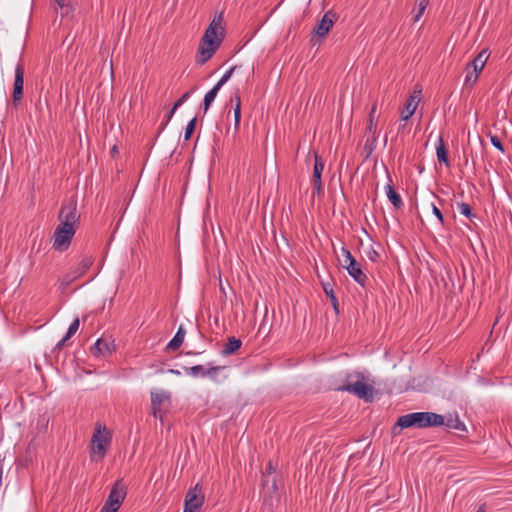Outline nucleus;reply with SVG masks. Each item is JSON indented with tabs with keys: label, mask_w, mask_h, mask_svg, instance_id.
Masks as SVG:
<instances>
[{
	"label": "nucleus",
	"mask_w": 512,
	"mask_h": 512,
	"mask_svg": "<svg viewBox=\"0 0 512 512\" xmlns=\"http://www.w3.org/2000/svg\"><path fill=\"white\" fill-rule=\"evenodd\" d=\"M222 21V14H219L212 19L206 29L198 47L199 56L197 62L199 64H205L219 48L224 37Z\"/></svg>",
	"instance_id": "obj_1"
},
{
	"label": "nucleus",
	"mask_w": 512,
	"mask_h": 512,
	"mask_svg": "<svg viewBox=\"0 0 512 512\" xmlns=\"http://www.w3.org/2000/svg\"><path fill=\"white\" fill-rule=\"evenodd\" d=\"M338 390L352 393L366 402H371L374 398V388L366 383L364 373L359 371L347 373L343 385Z\"/></svg>",
	"instance_id": "obj_2"
},
{
	"label": "nucleus",
	"mask_w": 512,
	"mask_h": 512,
	"mask_svg": "<svg viewBox=\"0 0 512 512\" xmlns=\"http://www.w3.org/2000/svg\"><path fill=\"white\" fill-rule=\"evenodd\" d=\"M443 415L434 412H414L400 416L396 422V427L401 429L409 427L426 428L442 426Z\"/></svg>",
	"instance_id": "obj_3"
},
{
	"label": "nucleus",
	"mask_w": 512,
	"mask_h": 512,
	"mask_svg": "<svg viewBox=\"0 0 512 512\" xmlns=\"http://www.w3.org/2000/svg\"><path fill=\"white\" fill-rule=\"evenodd\" d=\"M111 436L105 426L98 424L95 427L91 443H90V457L92 461H101L107 452Z\"/></svg>",
	"instance_id": "obj_4"
},
{
	"label": "nucleus",
	"mask_w": 512,
	"mask_h": 512,
	"mask_svg": "<svg viewBox=\"0 0 512 512\" xmlns=\"http://www.w3.org/2000/svg\"><path fill=\"white\" fill-rule=\"evenodd\" d=\"M58 220L59 224L57 226L77 230L80 225V213L77 210L76 201L69 200L62 204L58 213Z\"/></svg>",
	"instance_id": "obj_5"
},
{
	"label": "nucleus",
	"mask_w": 512,
	"mask_h": 512,
	"mask_svg": "<svg viewBox=\"0 0 512 512\" xmlns=\"http://www.w3.org/2000/svg\"><path fill=\"white\" fill-rule=\"evenodd\" d=\"M341 265L345 268L348 274L361 286L365 285L367 280L366 274L362 271L361 264L356 261L352 256L351 252L342 248V259L340 260Z\"/></svg>",
	"instance_id": "obj_6"
},
{
	"label": "nucleus",
	"mask_w": 512,
	"mask_h": 512,
	"mask_svg": "<svg viewBox=\"0 0 512 512\" xmlns=\"http://www.w3.org/2000/svg\"><path fill=\"white\" fill-rule=\"evenodd\" d=\"M93 261L94 260L92 256L83 255L79 263L62 277L60 281L61 287L66 288L75 280L84 275L86 271L92 266Z\"/></svg>",
	"instance_id": "obj_7"
},
{
	"label": "nucleus",
	"mask_w": 512,
	"mask_h": 512,
	"mask_svg": "<svg viewBox=\"0 0 512 512\" xmlns=\"http://www.w3.org/2000/svg\"><path fill=\"white\" fill-rule=\"evenodd\" d=\"M76 231L57 226L52 236V246L56 251H66L75 235Z\"/></svg>",
	"instance_id": "obj_8"
},
{
	"label": "nucleus",
	"mask_w": 512,
	"mask_h": 512,
	"mask_svg": "<svg viewBox=\"0 0 512 512\" xmlns=\"http://www.w3.org/2000/svg\"><path fill=\"white\" fill-rule=\"evenodd\" d=\"M204 503V494L199 484L190 488L186 494L183 512H199Z\"/></svg>",
	"instance_id": "obj_9"
},
{
	"label": "nucleus",
	"mask_w": 512,
	"mask_h": 512,
	"mask_svg": "<svg viewBox=\"0 0 512 512\" xmlns=\"http://www.w3.org/2000/svg\"><path fill=\"white\" fill-rule=\"evenodd\" d=\"M23 85H24V68L18 63L15 68V77L13 83L12 99L15 106L20 103L23 98Z\"/></svg>",
	"instance_id": "obj_10"
},
{
	"label": "nucleus",
	"mask_w": 512,
	"mask_h": 512,
	"mask_svg": "<svg viewBox=\"0 0 512 512\" xmlns=\"http://www.w3.org/2000/svg\"><path fill=\"white\" fill-rule=\"evenodd\" d=\"M170 395L168 392L163 390H152L151 391V405L154 417L162 419V405L169 401Z\"/></svg>",
	"instance_id": "obj_11"
},
{
	"label": "nucleus",
	"mask_w": 512,
	"mask_h": 512,
	"mask_svg": "<svg viewBox=\"0 0 512 512\" xmlns=\"http://www.w3.org/2000/svg\"><path fill=\"white\" fill-rule=\"evenodd\" d=\"M125 496H126V490H125L124 484L121 481H117L111 488L110 493H109L108 498L105 503L119 509L122 502L125 499Z\"/></svg>",
	"instance_id": "obj_12"
},
{
	"label": "nucleus",
	"mask_w": 512,
	"mask_h": 512,
	"mask_svg": "<svg viewBox=\"0 0 512 512\" xmlns=\"http://www.w3.org/2000/svg\"><path fill=\"white\" fill-rule=\"evenodd\" d=\"M337 20L336 13L332 11L326 12L322 19L318 22L316 27L314 28V32L317 36L323 38L325 37L330 29L333 27L334 23Z\"/></svg>",
	"instance_id": "obj_13"
},
{
	"label": "nucleus",
	"mask_w": 512,
	"mask_h": 512,
	"mask_svg": "<svg viewBox=\"0 0 512 512\" xmlns=\"http://www.w3.org/2000/svg\"><path fill=\"white\" fill-rule=\"evenodd\" d=\"M421 90H414L405 104V110L402 112V120L407 121L416 111L420 102Z\"/></svg>",
	"instance_id": "obj_14"
},
{
	"label": "nucleus",
	"mask_w": 512,
	"mask_h": 512,
	"mask_svg": "<svg viewBox=\"0 0 512 512\" xmlns=\"http://www.w3.org/2000/svg\"><path fill=\"white\" fill-rule=\"evenodd\" d=\"M489 58V54L487 53V50H482L471 63L467 65V70L470 69V67L473 68V72L476 74H480L485 66V63L487 62Z\"/></svg>",
	"instance_id": "obj_15"
},
{
	"label": "nucleus",
	"mask_w": 512,
	"mask_h": 512,
	"mask_svg": "<svg viewBox=\"0 0 512 512\" xmlns=\"http://www.w3.org/2000/svg\"><path fill=\"white\" fill-rule=\"evenodd\" d=\"M185 334H186L185 329L181 325L178 328V330H177L176 334L174 335V337L167 344L166 350L174 351V350L178 349L182 345V343L184 341Z\"/></svg>",
	"instance_id": "obj_16"
},
{
	"label": "nucleus",
	"mask_w": 512,
	"mask_h": 512,
	"mask_svg": "<svg viewBox=\"0 0 512 512\" xmlns=\"http://www.w3.org/2000/svg\"><path fill=\"white\" fill-rule=\"evenodd\" d=\"M385 191L387 198L389 201L393 204V206L397 209L401 208L403 206V201L401 199V196L396 192V190L393 188V186L388 183L385 186Z\"/></svg>",
	"instance_id": "obj_17"
},
{
	"label": "nucleus",
	"mask_w": 512,
	"mask_h": 512,
	"mask_svg": "<svg viewBox=\"0 0 512 512\" xmlns=\"http://www.w3.org/2000/svg\"><path fill=\"white\" fill-rule=\"evenodd\" d=\"M442 426H446L455 430H463L464 424L460 421L458 415L449 414L448 416H443Z\"/></svg>",
	"instance_id": "obj_18"
},
{
	"label": "nucleus",
	"mask_w": 512,
	"mask_h": 512,
	"mask_svg": "<svg viewBox=\"0 0 512 512\" xmlns=\"http://www.w3.org/2000/svg\"><path fill=\"white\" fill-rule=\"evenodd\" d=\"M436 155H437V159L440 163H444L447 167L450 166V162L448 159V153H447V150H446V147H445L442 137H439V139H438V144L436 146Z\"/></svg>",
	"instance_id": "obj_19"
},
{
	"label": "nucleus",
	"mask_w": 512,
	"mask_h": 512,
	"mask_svg": "<svg viewBox=\"0 0 512 512\" xmlns=\"http://www.w3.org/2000/svg\"><path fill=\"white\" fill-rule=\"evenodd\" d=\"M242 345L240 339L235 337L228 338V342L226 343L224 349L222 350V354L225 356L234 354Z\"/></svg>",
	"instance_id": "obj_20"
},
{
	"label": "nucleus",
	"mask_w": 512,
	"mask_h": 512,
	"mask_svg": "<svg viewBox=\"0 0 512 512\" xmlns=\"http://www.w3.org/2000/svg\"><path fill=\"white\" fill-rule=\"evenodd\" d=\"M241 69H242V66H233V67H231L228 71H226V72L223 74V76H222V77L220 78V80L215 84V86H217L219 89H221V88H222V86H223L224 84H226V83L230 80V78H231L233 75H235V74L239 73Z\"/></svg>",
	"instance_id": "obj_21"
},
{
	"label": "nucleus",
	"mask_w": 512,
	"mask_h": 512,
	"mask_svg": "<svg viewBox=\"0 0 512 512\" xmlns=\"http://www.w3.org/2000/svg\"><path fill=\"white\" fill-rule=\"evenodd\" d=\"M219 91L220 89L214 85V87L205 94L203 99L204 112L208 111Z\"/></svg>",
	"instance_id": "obj_22"
},
{
	"label": "nucleus",
	"mask_w": 512,
	"mask_h": 512,
	"mask_svg": "<svg viewBox=\"0 0 512 512\" xmlns=\"http://www.w3.org/2000/svg\"><path fill=\"white\" fill-rule=\"evenodd\" d=\"M91 351L96 356L109 352L108 342L104 339H98L91 348Z\"/></svg>",
	"instance_id": "obj_23"
},
{
	"label": "nucleus",
	"mask_w": 512,
	"mask_h": 512,
	"mask_svg": "<svg viewBox=\"0 0 512 512\" xmlns=\"http://www.w3.org/2000/svg\"><path fill=\"white\" fill-rule=\"evenodd\" d=\"M366 134H367V138H366V142H365V149L368 150L369 152H372L376 148V145H377V140H378L377 128L375 129L374 132H366Z\"/></svg>",
	"instance_id": "obj_24"
},
{
	"label": "nucleus",
	"mask_w": 512,
	"mask_h": 512,
	"mask_svg": "<svg viewBox=\"0 0 512 512\" xmlns=\"http://www.w3.org/2000/svg\"><path fill=\"white\" fill-rule=\"evenodd\" d=\"M323 290H324L325 294L329 297L334 310L338 313L339 312V310H338L339 303H338L337 297L335 296V294L333 292L332 285L330 283H324Z\"/></svg>",
	"instance_id": "obj_25"
},
{
	"label": "nucleus",
	"mask_w": 512,
	"mask_h": 512,
	"mask_svg": "<svg viewBox=\"0 0 512 512\" xmlns=\"http://www.w3.org/2000/svg\"><path fill=\"white\" fill-rule=\"evenodd\" d=\"M55 2L61 10L62 17H67L73 13L74 6L70 2H66L65 0H55Z\"/></svg>",
	"instance_id": "obj_26"
},
{
	"label": "nucleus",
	"mask_w": 512,
	"mask_h": 512,
	"mask_svg": "<svg viewBox=\"0 0 512 512\" xmlns=\"http://www.w3.org/2000/svg\"><path fill=\"white\" fill-rule=\"evenodd\" d=\"M314 169H313V178L319 179L321 178L323 169H324V163L321 159V157L318 156L317 153H315L314 156Z\"/></svg>",
	"instance_id": "obj_27"
},
{
	"label": "nucleus",
	"mask_w": 512,
	"mask_h": 512,
	"mask_svg": "<svg viewBox=\"0 0 512 512\" xmlns=\"http://www.w3.org/2000/svg\"><path fill=\"white\" fill-rule=\"evenodd\" d=\"M376 111H377V103H374L372 105V108L369 113V123L366 128V132H374L375 129L377 128V124L374 121Z\"/></svg>",
	"instance_id": "obj_28"
},
{
	"label": "nucleus",
	"mask_w": 512,
	"mask_h": 512,
	"mask_svg": "<svg viewBox=\"0 0 512 512\" xmlns=\"http://www.w3.org/2000/svg\"><path fill=\"white\" fill-rule=\"evenodd\" d=\"M207 368H205L203 365H195L192 367H189L186 369V372L191 375L192 377H205V371Z\"/></svg>",
	"instance_id": "obj_29"
},
{
	"label": "nucleus",
	"mask_w": 512,
	"mask_h": 512,
	"mask_svg": "<svg viewBox=\"0 0 512 512\" xmlns=\"http://www.w3.org/2000/svg\"><path fill=\"white\" fill-rule=\"evenodd\" d=\"M427 5L428 2L426 0H422L419 2L417 10L413 11V22H418L420 20Z\"/></svg>",
	"instance_id": "obj_30"
},
{
	"label": "nucleus",
	"mask_w": 512,
	"mask_h": 512,
	"mask_svg": "<svg viewBox=\"0 0 512 512\" xmlns=\"http://www.w3.org/2000/svg\"><path fill=\"white\" fill-rule=\"evenodd\" d=\"M80 321L79 318H75L73 322L68 327L66 332V339H70L79 329Z\"/></svg>",
	"instance_id": "obj_31"
},
{
	"label": "nucleus",
	"mask_w": 512,
	"mask_h": 512,
	"mask_svg": "<svg viewBox=\"0 0 512 512\" xmlns=\"http://www.w3.org/2000/svg\"><path fill=\"white\" fill-rule=\"evenodd\" d=\"M196 125V117H193L187 124L184 134V139L189 140Z\"/></svg>",
	"instance_id": "obj_32"
},
{
	"label": "nucleus",
	"mask_w": 512,
	"mask_h": 512,
	"mask_svg": "<svg viewBox=\"0 0 512 512\" xmlns=\"http://www.w3.org/2000/svg\"><path fill=\"white\" fill-rule=\"evenodd\" d=\"M196 90V88H193L192 90L184 93L175 103H174V109H178L181 105L186 102L189 97L192 95V93Z\"/></svg>",
	"instance_id": "obj_33"
},
{
	"label": "nucleus",
	"mask_w": 512,
	"mask_h": 512,
	"mask_svg": "<svg viewBox=\"0 0 512 512\" xmlns=\"http://www.w3.org/2000/svg\"><path fill=\"white\" fill-rule=\"evenodd\" d=\"M458 210L460 212V214L466 216V217H471L472 216V210H471V207L469 206V204L467 203H459L458 204Z\"/></svg>",
	"instance_id": "obj_34"
},
{
	"label": "nucleus",
	"mask_w": 512,
	"mask_h": 512,
	"mask_svg": "<svg viewBox=\"0 0 512 512\" xmlns=\"http://www.w3.org/2000/svg\"><path fill=\"white\" fill-rule=\"evenodd\" d=\"M467 71L468 72H467V75L465 77V84L472 86V85H474L477 82L479 75L474 73L473 71L470 72L469 69Z\"/></svg>",
	"instance_id": "obj_35"
},
{
	"label": "nucleus",
	"mask_w": 512,
	"mask_h": 512,
	"mask_svg": "<svg viewBox=\"0 0 512 512\" xmlns=\"http://www.w3.org/2000/svg\"><path fill=\"white\" fill-rule=\"evenodd\" d=\"M221 370V367L220 366H210L209 368L206 369L205 371V377H209V378H216L218 372Z\"/></svg>",
	"instance_id": "obj_36"
},
{
	"label": "nucleus",
	"mask_w": 512,
	"mask_h": 512,
	"mask_svg": "<svg viewBox=\"0 0 512 512\" xmlns=\"http://www.w3.org/2000/svg\"><path fill=\"white\" fill-rule=\"evenodd\" d=\"M491 140V143L492 145L498 149L499 151L503 152L504 151V147H503V144L501 142V140L497 137V136H491L490 138Z\"/></svg>",
	"instance_id": "obj_37"
},
{
	"label": "nucleus",
	"mask_w": 512,
	"mask_h": 512,
	"mask_svg": "<svg viewBox=\"0 0 512 512\" xmlns=\"http://www.w3.org/2000/svg\"><path fill=\"white\" fill-rule=\"evenodd\" d=\"M241 107H234V126L237 129L240 125Z\"/></svg>",
	"instance_id": "obj_38"
},
{
	"label": "nucleus",
	"mask_w": 512,
	"mask_h": 512,
	"mask_svg": "<svg viewBox=\"0 0 512 512\" xmlns=\"http://www.w3.org/2000/svg\"><path fill=\"white\" fill-rule=\"evenodd\" d=\"M433 214L437 217L441 224H444V218L442 212L436 207L434 203H431Z\"/></svg>",
	"instance_id": "obj_39"
},
{
	"label": "nucleus",
	"mask_w": 512,
	"mask_h": 512,
	"mask_svg": "<svg viewBox=\"0 0 512 512\" xmlns=\"http://www.w3.org/2000/svg\"><path fill=\"white\" fill-rule=\"evenodd\" d=\"M274 472H275V468L273 467L272 463L269 462V464H268V466L266 468V473L263 474V482H264V484L268 483V481H269L268 476L270 474L274 473Z\"/></svg>",
	"instance_id": "obj_40"
},
{
	"label": "nucleus",
	"mask_w": 512,
	"mask_h": 512,
	"mask_svg": "<svg viewBox=\"0 0 512 512\" xmlns=\"http://www.w3.org/2000/svg\"><path fill=\"white\" fill-rule=\"evenodd\" d=\"M231 101L235 102V107H241V98H240L239 90L238 89L234 93V96L231 98Z\"/></svg>",
	"instance_id": "obj_41"
},
{
	"label": "nucleus",
	"mask_w": 512,
	"mask_h": 512,
	"mask_svg": "<svg viewBox=\"0 0 512 512\" xmlns=\"http://www.w3.org/2000/svg\"><path fill=\"white\" fill-rule=\"evenodd\" d=\"M117 511H118V508H116L114 506H110L106 503L103 505V507L100 510V512H117Z\"/></svg>",
	"instance_id": "obj_42"
},
{
	"label": "nucleus",
	"mask_w": 512,
	"mask_h": 512,
	"mask_svg": "<svg viewBox=\"0 0 512 512\" xmlns=\"http://www.w3.org/2000/svg\"><path fill=\"white\" fill-rule=\"evenodd\" d=\"M313 185L317 189V191L320 192V190L322 188L321 178H319V179L313 178Z\"/></svg>",
	"instance_id": "obj_43"
},
{
	"label": "nucleus",
	"mask_w": 512,
	"mask_h": 512,
	"mask_svg": "<svg viewBox=\"0 0 512 512\" xmlns=\"http://www.w3.org/2000/svg\"><path fill=\"white\" fill-rule=\"evenodd\" d=\"M67 340H68V339H66V335H65V336H64V337H63V338H62V339H61V340L56 344V348H58V349L63 348Z\"/></svg>",
	"instance_id": "obj_44"
},
{
	"label": "nucleus",
	"mask_w": 512,
	"mask_h": 512,
	"mask_svg": "<svg viewBox=\"0 0 512 512\" xmlns=\"http://www.w3.org/2000/svg\"><path fill=\"white\" fill-rule=\"evenodd\" d=\"M368 257L371 261H375L376 258L378 257V253L376 251H372L368 254Z\"/></svg>",
	"instance_id": "obj_45"
},
{
	"label": "nucleus",
	"mask_w": 512,
	"mask_h": 512,
	"mask_svg": "<svg viewBox=\"0 0 512 512\" xmlns=\"http://www.w3.org/2000/svg\"><path fill=\"white\" fill-rule=\"evenodd\" d=\"M177 109H174V106L172 107V109L170 110V112L168 113V116H167V122L171 120L172 116L174 115L175 111Z\"/></svg>",
	"instance_id": "obj_46"
},
{
	"label": "nucleus",
	"mask_w": 512,
	"mask_h": 512,
	"mask_svg": "<svg viewBox=\"0 0 512 512\" xmlns=\"http://www.w3.org/2000/svg\"><path fill=\"white\" fill-rule=\"evenodd\" d=\"M171 372H173V374L179 373L178 371H174V370H171Z\"/></svg>",
	"instance_id": "obj_47"
},
{
	"label": "nucleus",
	"mask_w": 512,
	"mask_h": 512,
	"mask_svg": "<svg viewBox=\"0 0 512 512\" xmlns=\"http://www.w3.org/2000/svg\"><path fill=\"white\" fill-rule=\"evenodd\" d=\"M477 512H484L483 508H480Z\"/></svg>",
	"instance_id": "obj_48"
}]
</instances>
